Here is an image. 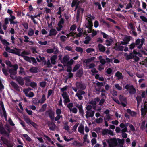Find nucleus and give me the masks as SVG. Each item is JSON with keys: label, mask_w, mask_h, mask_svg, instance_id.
Here are the masks:
<instances>
[{"label": "nucleus", "mask_w": 147, "mask_h": 147, "mask_svg": "<svg viewBox=\"0 0 147 147\" xmlns=\"http://www.w3.org/2000/svg\"><path fill=\"white\" fill-rule=\"evenodd\" d=\"M9 72L10 74H12L13 75H15L17 73V71H16L13 68H11L9 70Z\"/></svg>", "instance_id": "7c9ffc66"}, {"label": "nucleus", "mask_w": 147, "mask_h": 147, "mask_svg": "<svg viewBox=\"0 0 147 147\" xmlns=\"http://www.w3.org/2000/svg\"><path fill=\"white\" fill-rule=\"evenodd\" d=\"M109 147H116L118 145L117 139L115 138L110 139L107 141Z\"/></svg>", "instance_id": "f03ea898"}, {"label": "nucleus", "mask_w": 147, "mask_h": 147, "mask_svg": "<svg viewBox=\"0 0 147 147\" xmlns=\"http://www.w3.org/2000/svg\"><path fill=\"white\" fill-rule=\"evenodd\" d=\"M72 89L75 92H77L75 96L78 97L79 100H82L83 98L82 95H84L85 94V92L81 90H79L77 91V88L74 87H72Z\"/></svg>", "instance_id": "f257e3e1"}, {"label": "nucleus", "mask_w": 147, "mask_h": 147, "mask_svg": "<svg viewBox=\"0 0 147 147\" xmlns=\"http://www.w3.org/2000/svg\"><path fill=\"white\" fill-rule=\"evenodd\" d=\"M93 26V23L91 20H87L86 21L85 26L87 28H89Z\"/></svg>", "instance_id": "dca6fc26"}, {"label": "nucleus", "mask_w": 147, "mask_h": 147, "mask_svg": "<svg viewBox=\"0 0 147 147\" xmlns=\"http://www.w3.org/2000/svg\"><path fill=\"white\" fill-rule=\"evenodd\" d=\"M45 115L47 116H49L51 120H54L55 113L51 109H49L46 111L45 112Z\"/></svg>", "instance_id": "39448f33"}, {"label": "nucleus", "mask_w": 147, "mask_h": 147, "mask_svg": "<svg viewBox=\"0 0 147 147\" xmlns=\"http://www.w3.org/2000/svg\"><path fill=\"white\" fill-rule=\"evenodd\" d=\"M140 18L142 20V21L145 22H147V18L144 16H140Z\"/></svg>", "instance_id": "3c124183"}, {"label": "nucleus", "mask_w": 147, "mask_h": 147, "mask_svg": "<svg viewBox=\"0 0 147 147\" xmlns=\"http://www.w3.org/2000/svg\"><path fill=\"white\" fill-rule=\"evenodd\" d=\"M80 12L79 10H77V14L76 16V20L78 22L80 19Z\"/></svg>", "instance_id": "58836bf2"}, {"label": "nucleus", "mask_w": 147, "mask_h": 147, "mask_svg": "<svg viewBox=\"0 0 147 147\" xmlns=\"http://www.w3.org/2000/svg\"><path fill=\"white\" fill-rule=\"evenodd\" d=\"M67 38L66 36L64 35L61 36L60 37V39L63 42L65 41L66 39Z\"/></svg>", "instance_id": "864d4df0"}, {"label": "nucleus", "mask_w": 147, "mask_h": 147, "mask_svg": "<svg viewBox=\"0 0 147 147\" xmlns=\"http://www.w3.org/2000/svg\"><path fill=\"white\" fill-rule=\"evenodd\" d=\"M76 107L78 109L80 114L83 117L84 113L82 105L80 104L79 105L78 104H77Z\"/></svg>", "instance_id": "9b49d317"}, {"label": "nucleus", "mask_w": 147, "mask_h": 147, "mask_svg": "<svg viewBox=\"0 0 147 147\" xmlns=\"http://www.w3.org/2000/svg\"><path fill=\"white\" fill-rule=\"evenodd\" d=\"M102 121L103 119L101 117H100L96 119V121L98 124H100V123L102 122Z\"/></svg>", "instance_id": "13d9d810"}, {"label": "nucleus", "mask_w": 147, "mask_h": 147, "mask_svg": "<svg viewBox=\"0 0 147 147\" xmlns=\"http://www.w3.org/2000/svg\"><path fill=\"white\" fill-rule=\"evenodd\" d=\"M76 85L78 88H79L82 90H84L86 88V85L82 82H77Z\"/></svg>", "instance_id": "1a4fd4ad"}, {"label": "nucleus", "mask_w": 147, "mask_h": 147, "mask_svg": "<svg viewBox=\"0 0 147 147\" xmlns=\"http://www.w3.org/2000/svg\"><path fill=\"white\" fill-rule=\"evenodd\" d=\"M42 14V11H40V13L37 15H34V16L31 15V16H30V18L31 20L34 23V24H38V22L36 21V20H35L34 18H36L37 17H40L41 15Z\"/></svg>", "instance_id": "9d476101"}, {"label": "nucleus", "mask_w": 147, "mask_h": 147, "mask_svg": "<svg viewBox=\"0 0 147 147\" xmlns=\"http://www.w3.org/2000/svg\"><path fill=\"white\" fill-rule=\"evenodd\" d=\"M125 88L129 91L130 95H134L136 93V89L132 85L126 84L125 86Z\"/></svg>", "instance_id": "7ed1b4c3"}, {"label": "nucleus", "mask_w": 147, "mask_h": 147, "mask_svg": "<svg viewBox=\"0 0 147 147\" xmlns=\"http://www.w3.org/2000/svg\"><path fill=\"white\" fill-rule=\"evenodd\" d=\"M80 67V65L79 64L76 65L74 68L73 71L74 72H75Z\"/></svg>", "instance_id": "4d7b16f0"}, {"label": "nucleus", "mask_w": 147, "mask_h": 147, "mask_svg": "<svg viewBox=\"0 0 147 147\" xmlns=\"http://www.w3.org/2000/svg\"><path fill=\"white\" fill-rule=\"evenodd\" d=\"M30 77L26 76L24 77V80H25V85L27 86H29L31 80L30 79Z\"/></svg>", "instance_id": "f3484780"}, {"label": "nucleus", "mask_w": 147, "mask_h": 147, "mask_svg": "<svg viewBox=\"0 0 147 147\" xmlns=\"http://www.w3.org/2000/svg\"><path fill=\"white\" fill-rule=\"evenodd\" d=\"M111 94L112 95L114 96H117V92L113 90L112 92L111 91Z\"/></svg>", "instance_id": "338daca9"}, {"label": "nucleus", "mask_w": 147, "mask_h": 147, "mask_svg": "<svg viewBox=\"0 0 147 147\" xmlns=\"http://www.w3.org/2000/svg\"><path fill=\"white\" fill-rule=\"evenodd\" d=\"M15 79L20 85L23 86L24 85V78H23L20 76H16L15 77Z\"/></svg>", "instance_id": "6e6552de"}, {"label": "nucleus", "mask_w": 147, "mask_h": 147, "mask_svg": "<svg viewBox=\"0 0 147 147\" xmlns=\"http://www.w3.org/2000/svg\"><path fill=\"white\" fill-rule=\"evenodd\" d=\"M14 49L16 50V51L14 49H11L10 51H9V52L13 54H15L18 56H20V51H19L20 49L16 47H15L14 48Z\"/></svg>", "instance_id": "f8f14e48"}, {"label": "nucleus", "mask_w": 147, "mask_h": 147, "mask_svg": "<svg viewBox=\"0 0 147 147\" xmlns=\"http://www.w3.org/2000/svg\"><path fill=\"white\" fill-rule=\"evenodd\" d=\"M10 84L16 90L18 91H20L19 86L15 82L13 81H11L10 82Z\"/></svg>", "instance_id": "4468645a"}, {"label": "nucleus", "mask_w": 147, "mask_h": 147, "mask_svg": "<svg viewBox=\"0 0 147 147\" xmlns=\"http://www.w3.org/2000/svg\"><path fill=\"white\" fill-rule=\"evenodd\" d=\"M46 82L45 81H42L40 82V87L44 88L46 86Z\"/></svg>", "instance_id": "09e8293b"}, {"label": "nucleus", "mask_w": 147, "mask_h": 147, "mask_svg": "<svg viewBox=\"0 0 147 147\" xmlns=\"http://www.w3.org/2000/svg\"><path fill=\"white\" fill-rule=\"evenodd\" d=\"M87 17L88 18H86V19L89 21L91 20L92 21V20L94 19V17L92 16L91 14H89L88 15Z\"/></svg>", "instance_id": "79ce46f5"}, {"label": "nucleus", "mask_w": 147, "mask_h": 147, "mask_svg": "<svg viewBox=\"0 0 147 147\" xmlns=\"http://www.w3.org/2000/svg\"><path fill=\"white\" fill-rule=\"evenodd\" d=\"M37 86V83L34 82H31L29 85V86H30L33 88H35Z\"/></svg>", "instance_id": "c9c22d12"}, {"label": "nucleus", "mask_w": 147, "mask_h": 147, "mask_svg": "<svg viewBox=\"0 0 147 147\" xmlns=\"http://www.w3.org/2000/svg\"><path fill=\"white\" fill-rule=\"evenodd\" d=\"M136 99L137 101L138 105H139L142 100L141 97L140 96H137L136 98Z\"/></svg>", "instance_id": "72a5a7b5"}, {"label": "nucleus", "mask_w": 147, "mask_h": 147, "mask_svg": "<svg viewBox=\"0 0 147 147\" xmlns=\"http://www.w3.org/2000/svg\"><path fill=\"white\" fill-rule=\"evenodd\" d=\"M115 76L117 77L118 80L122 79L123 78V76L121 73L117 71L115 74Z\"/></svg>", "instance_id": "6ab92c4d"}, {"label": "nucleus", "mask_w": 147, "mask_h": 147, "mask_svg": "<svg viewBox=\"0 0 147 147\" xmlns=\"http://www.w3.org/2000/svg\"><path fill=\"white\" fill-rule=\"evenodd\" d=\"M146 111L147 110H146V109H145L144 108H143L142 107L141 108V115H145Z\"/></svg>", "instance_id": "6e6d98bb"}, {"label": "nucleus", "mask_w": 147, "mask_h": 147, "mask_svg": "<svg viewBox=\"0 0 147 147\" xmlns=\"http://www.w3.org/2000/svg\"><path fill=\"white\" fill-rule=\"evenodd\" d=\"M54 92L52 89H49L48 90L47 94V98H49L51 95Z\"/></svg>", "instance_id": "8fccbe9b"}, {"label": "nucleus", "mask_w": 147, "mask_h": 147, "mask_svg": "<svg viewBox=\"0 0 147 147\" xmlns=\"http://www.w3.org/2000/svg\"><path fill=\"white\" fill-rule=\"evenodd\" d=\"M102 130L101 128L100 127H96L94 130V131H96L98 134L100 133L101 132V130Z\"/></svg>", "instance_id": "de8ad7c7"}, {"label": "nucleus", "mask_w": 147, "mask_h": 147, "mask_svg": "<svg viewBox=\"0 0 147 147\" xmlns=\"http://www.w3.org/2000/svg\"><path fill=\"white\" fill-rule=\"evenodd\" d=\"M5 127L6 130L5 129V131L4 133L1 132V134L4 135L5 136H7V138L9 137V134L11 132L12 129H11L10 126L8 124H6L5 125Z\"/></svg>", "instance_id": "423d86ee"}, {"label": "nucleus", "mask_w": 147, "mask_h": 147, "mask_svg": "<svg viewBox=\"0 0 147 147\" xmlns=\"http://www.w3.org/2000/svg\"><path fill=\"white\" fill-rule=\"evenodd\" d=\"M101 34L102 35H103V38L105 39H107L109 37V35L107 34H106L105 33L102 32H101Z\"/></svg>", "instance_id": "680f3d73"}, {"label": "nucleus", "mask_w": 147, "mask_h": 147, "mask_svg": "<svg viewBox=\"0 0 147 147\" xmlns=\"http://www.w3.org/2000/svg\"><path fill=\"white\" fill-rule=\"evenodd\" d=\"M145 42V39L144 38H142L141 40L139 38L136 39L135 40V43L136 45H138V48L140 49L142 48L143 44Z\"/></svg>", "instance_id": "20e7f679"}, {"label": "nucleus", "mask_w": 147, "mask_h": 147, "mask_svg": "<svg viewBox=\"0 0 147 147\" xmlns=\"http://www.w3.org/2000/svg\"><path fill=\"white\" fill-rule=\"evenodd\" d=\"M86 52L88 53H90L94 51V49L93 48H88L86 50Z\"/></svg>", "instance_id": "0e129e2a"}, {"label": "nucleus", "mask_w": 147, "mask_h": 147, "mask_svg": "<svg viewBox=\"0 0 147 147\" xmlns=\"http://www.w3.org/2000/svg\"><path fill=\"white\" fill-rule=\"evenodd\" d=\"M119 100L121 102H124L127 103V100L126 98L124 97L123 95H120L119 97Z\"/></svg>", "instance_id": "bb28decb"}, {"label": "nucleus", "mask_w": 147, "mask_h": 147, "mask_svg": "<svg viewBox=\"0 0 147 147\" xmlns=\"http://www.w3.org/2000/svg\"><path fill=\"white\" fill-rule=\"evenodd\" d=\"M91 112L89 111H86V118L88 119L89 117H92L94 115L95 111H91Z\"/></svg>", "instance_id": "2eb2a0df"}, {"label": "nucleus", "mask_w": 147, "mask_h": 147, "mask_svg": "<svg viewBox=\"0 0 147 147\" xmlns=\"http://www.w3.org/2000/svg\"><path fill=\"white\" fill-rule=\"evenodd\" d=\"M45 96V94H43L42 95V97L41 99V104L43 103L46 100Z\"/></svg>", "instance_id": "052dcab7"}, {"label": "nucleus", "mask_w": 147, "mask_h": 147, "mask_svg": "<svg viewBox=\"0 0 147 147\" xmlns=\"http://www.w3.org/2000/svg\"><path fill=\"white\" fill-rule=\"evenodd\" d=\"M130 40V36H129L125 37L123 40V41L125 42L126 43H127V44H128Z\"/></svg>", "instance_id": "4c0bfd02"}, {"label": "nucleus", "mask_w": 147, "mask_h": 147, "mask_svg": "<svg viewBox=\"0 0 147 147\" xmlns=\"http://www.w3.org/2000/svg\"><path fill=\"white\" fill-rule=\"evenodd\" d=\"M83 74V70L82 69H79L77 71L76 75L78 77L81 78Z\"/></svg>", "instance_id": "4be33fe9"}, {"label": "nucleus", "mask_w": 147, "mask_h": 147, "mask_svg": "<svg viewBox=\"0 0 147 147\" xmlns=\"http://www.w3.org/2000/svg\"><path fill=\"white\" fill-rule=\"evenodd\" d=\"M94 4L96 6H98V8L99 10H101L102 8L101 7V5L98 2H96L94 3Z\"/></svg>", "instance_id": "49530a36"}, {"label": "nucleus", "mask_w": 147, "mask_h": 147, "mask_svg": "<svg viewBox=\"0 0 147 147\" xmlns=\"http://www.w3.org/2000/svg\"><path fill=\"white\" fill-rule=\"evenodd\" d=\"M134 55L132 53H130L129 55H127L125 58V59L127 60L132 59Z\"/></svg>", "instance_id": "cd10ccee"}, {"label": "nucleus", "mask_w": 147, "mask_h": 147, "mask_svg": "<svg viewBox=\"0 0 147 147\" xmlns=\"http://www.w3.org/2000/svg\"><path fill=\"white\" fill-rule=\"evenodd\" d=\"M145 123L146 121H144L142 122L141 126L140 127L141 129L143 130L145 129Z\"/></svg>", "instance_id": "a18cd8bd"}, {"label": "nucleus", "mask_w": 147, "mask_h": 147, "mask_svg": "<svg viewBox=\"0 0 147 147\" xmlns=\"http://www.w3.org/2000/svg\"><path fill=\"white\" fill-rule=\"evenodd\" d=\"M34 33V30L32 28H30L28 32V34L29 36H33Z\"/></svg>", "instance_id": "f704fd0d"}, {"label": "nucleus", "mask_w": 147, "mask_h": 147, "mask_svg": "<svg viewBox=\"0 0 147 147\" xmlns=\"http://www.w3.org/2000/svg\"><path fill=\"white\" fill-rule=\"evenodd\" d=\"M57 32L56 30L54 28H51L49 31V36H55Z\"/></svg>", "instance_id": "aec40b11"}, {"label": "nucleus", "mask_w": 147, "mask_h": 147, "mask_svg": "<svg viewBox=\"0 0 147 147\" xmlns=\"http://www.w3.org/2000/svg\"><path fill=\"white\" fill-rule=\"evenodd\" d=\"M106 45L107 46H110L113 42V40L111 38L109 39H107L105 41Z\"/></svg>", "instance_id": "393cba45"}, {"label": "nucleus", "mask_w": 147, "mask_h": 147, "mask_svg": "<svg viewBox=\"0 0 147 147\" xmlns=\"http://www.w3.org/2000/svg\"><path fill=\"white\" fill-rule=\"evenodd\" d=\"M102 131L101 132L103 135H107L108 133V129H102Z\"/></svg>", "instance_id": "c03bdc74"}, {"label": "nucleus", "mask_w": 147, "mask_h": 147, "mask_svg": "<svg viewBox=\"0 0 147 147\" xmlns=\"http://www.w3.org/2000/svg\"><path fill=\"white\" fill-rule=\"evenodd\" d=\"M70 112H72L74 113H76L78 111L76 107H74L73 108L70 109Z\"/></svg>", "instance_id": "5fc2aeb1"}, {"label": "nucleus", "mask_w": 147, "mask_h": 147, "mask_svg": "<svg viewBox=\"0 0 147 147\" xmlns=\"http://www.w3.org/2000/svg\"><path fill=\"white\" fill-rule=\"evenodd\" d=\"M115 87L118 90H122V87L120 86L118 84H116L115 85Z\"/></svg>", "instance_id": "603ef678"}, {"label": "nucleus", "mask_w": 147, "mask_h": 147, "mask_svg": "<svg viewBox=\"0 0 147 147\" xmlns=\"http://www.w3.org/2000/svg\"><path fill=\"white\" fill-rule=\"evenodd\" d=\"M135 43L133 42L129 45V49H130L132 50L135 47Z\"/></svg>", "instance_id": "e2e57ef3"}, {"label": "nucleus", "mask_w": 147, "mask_h": 147, "mask_svg": "<svg viewBox=\"0 0 147 147\" xmlns=\"http://www.w3.org/2000/svg\"><path fill=\"white\" fill-rule=\"evenodd\" d=\"M18 22L17 21H14V20H11L10 21V24H15V27L17 28L18 27V25L17 24V23H18Z\"/></svg>", "instance_id": "a19ab883"}, {"label": "nucleus", "mask_w": 147, "mask_h": 147, "mask_svg": "<svg viewBox=\"0 0 147 147\" xmlns=\"http://www.w3.org/2000/svg\"><path fill=\"white\" fill-rule=\"evenodd\" d=\"M44 64V65L46 64L47 67L48 68H51L52 67V65L51 64L50 61L49 59H48L47 61V63L46 61H45Z\"/></svg>", "instance_id": "c85d7f7f"}, {"label": "nucleus", "mask_w": 147, "mask_h": 147, "mask_svg": "<svg viewBox=\"0 0 147 147\" xmlns=\"http://www.w3.org/2000/svg\"><path fill=\"white\" fill-rule=\"evenodd\" d=\"M75 50L76 51L80 52L81 53H82L83 52V48H81L80 47H76Z\"/></svg>", "instance_id": "ea45409f"}, {"label": "nucleus", "mask_w": 147, "mask_h": 147, "mask_svg": "<svg viewBox=\"0 0 147 147\" xmlns=\"http://www.w3.org/2000/svg\"><path fill=\"white\" fill-rule=\"evenodd\" d=\"M124 48L123 46H121L120 45H118L117 43L115 44L113 49L116 51H122L123 50Z\"/></svg>", "instance_id": "ddd939ff"}, {"label": "nucleus", "mask_w": 147, "mask_h": 147, "mask_svg": "<svg viewBox=\"0 0 147 147\" xmlns=\"http://www.w3.org/2000/svg\"><path fill=\"white\" fill-rule=\"evenodd\" d=\"M47 106V105L46 104H44L42 105L41 108L40 109L39 111L41 112L44 111L46 109Z\"/></svg>", "instance_id": "2f4dec72"}, {"label": "nucleus", "mask_w": 147, "mask_h": 147, "mask_svg": "<svg viewBox=\"0 0 147 147\" xmlns=\"http://www.w3.org/2000/svg\"><path fill=\"white\" fill-rule=\"evenodd\" d=\"M98 47L100 51L104 52L105 50V47L102 44H99Z\"/></svg>", "instance_id": "b1692460"}, {"label": "nucleus", "mask_w": 147, "mask_h": 147, "mask_svg": "<svg viewBox=\"0 0 147 147\" xmlns=\"http://www.w3.org/2000/svg\"><path fill=\"white\" fill-rule=\"evenodd\" d=\"M2 71L4 75L5 76H7L8 75L7 70L4 68H3L2 69Z\"/></svg>", "instance_id": "69168bd1"}, {"label": "nucleus", "mask_w": 147, "mask_h": 147, "mask_svg": "<svg viewBox=\"0 0 147 147\" xmlns=\"http://www.w3.org/2000/svg\"><path fill=\"white\" fill-rule=\"evenodd\" d=\"M57 55H54L52 56L50 58L51 63L53 65H55L56 63V60L57 59Z\"/></svg>", "instance_id": "a211bd4d"}, {"label": "nucleus", "mask_w": 147, "mask_h": 147, "mask_svg": "<svg viewBox=\"0 0 147 147\" xmlns=\"http://www.w3.org/2000/svg\"><path fill=\"white\" fill-rule=\"evenodd\" d=\"M31 62H32L33 64L34 65H35L37 63V62L36 59L34 57H31Z\"/></svg>", "instance_id": "37998d69"}, {"label": "nucleus", "mask_w": 147, "mask_h": 147, "mask_svg": "<svg viewBox=\"0 0 147 147\" xmlns=\"http://www.w3.org/2000/svg\"><path fill=\"white\" fill-rule=\"evenodd\" d=\"M1 140L3 141V143L6 145L8 147H12L13 146V144L11 143L5 138L1 136Z\"/></svg>", "instance_id": "0eeeda50"}, {"label": "nucleus", "mask_w": 147, "mask_h": 147, "mask_svg": "<svg viewBox=\"0 0 147 147\" xmlns=\"http://www.w3.org/2000/svg\"><path fill=\"white\" fill-rule=\"evenodd\" d=\"M112 71V70L110 68H109L106 71V73L108 74H110Z\"/></svg>", "instance_id": "774afa93"}, {"label": "nucleus", "mask_w": 147, "mask_h": 147, "mask_svg": "<svg viewBox=\"0 0 147 147\" xmlns=\"http://www.w3.org/2000/svg\"><path fill=\"white\" fill-rule=\"evenodd\" d=\"M127 111L128 113H129L132 117L135 116L136 115V113L135 112L132 111L129 109H127Z\"/></svg>", "instance_id": "a878e982"}, {"label": "nucleus", "mask_w": 147, "mask_h": 147, "mask_svg": "<svg viewBox=\"0 0 147 147\" xmlns=\"http://www.w3.org/2000/svg\"><path fill=\"white\" fill-rule=\"evenodd\" d=\"M85 38V40L84 41V43L85 44H88L91 40L90 37L89 36H87Z\"/></svg>", "instance_id": "473e14b6"}, {"label": "nucleus", "mask_w": 147, "mask_h": 147, "mask_svg": "<svg viewBox=\"0 0 147 147\" xmlns=\"http://www.w3.org/2000/svg\"><path fill=\"white\" fill-rule=\"evenodd\" d=\"M30 71L33 73H37L38 72V68L36 67H32L30 69Z\"/></svg>", "instance_id": "c756f323"}, {"label": "nucleus", "mask_w": 147, "mask_h": 147, "mask_svg": "<svg viewBox=\"0 0 147 147\" xmlns=\"http://www.w3.org/2000/svg\"><path fill=\"white\" fill-rule=\"evenodd\" d=\"M69 60V56L67 55H66L64 57L61 62L63 64H65L67 63Z\"/></svg>", "instance_id": "412c9836"}, {"label": "nucleus", "mask_w": 147, "mask_h": 147, "mask_svg": "<svg viewBox=\"0 0 147 147\" xmlns=\"http://www.w3.org/2000/svg\"><path fill=\"white\" fill-rule=\"evenodd\" d=\"M1 41L3 45H9V43L5 39H4L1 40Z\"/></svg>", "instance_id": "bf43d9fd"}, {"label": "nucleus", "mask_w": 147, "mask_h": 147, "mask_svg": "<svg viewBox=\"0 0 147 147\" xmlns=\"http://www.w3.org/2000/svg\"><path fill=\"white\" fill-rule=\"evenodd\" d=\"M78 130L79 132L84 134V126L82 125H81L78 127Z\"/></svg>", "instance_id": "5701e85b"}, {"label": "nucleus", "mask_w": 147, "mask_h": 147, "mask_svg": "<svg viewBox=\"0 0 147 147\" xmlns=\"http://www.w3.org/2000/svg\"><path fill=\"white\" fill-rule=\"evenodd\" d=\"M50 125H52V126L49 127V129L51 131H54L56 126L55 124L54 123L52 122L51 123Z\"/></svg>", "instance_id": "e433bc0d"}]
</instances>
